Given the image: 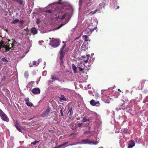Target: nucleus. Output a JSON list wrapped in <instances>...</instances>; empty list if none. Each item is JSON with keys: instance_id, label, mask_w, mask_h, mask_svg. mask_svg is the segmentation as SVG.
<instances>
[{"instance_id": "obj_5", "label": "nucleus", "mask_w": 148, "mask_h": 148, "mask_svg": "<svg viewBox=\"0 0 148 148\" xmlns=\"http://www.w3.org/2000/svg\"><path fill=\"white\" fill-rule=\"evenodd\" d=\"M50 110L51 109L49 107H47L46 108L44 113L42 114L41 116L43 117H47L49 115V113L50 111Z\"/></svg>"}, {"instance_id": "obj_20", "label": "nucleus", "mask_w": 148, "mask_h": 148, "mask_svg": "<svg viewBox=\"0 0 148 148\" xmlns=\"http://www.w3.org/2000/svg\"><path fill=\"white\" fill-rule=\"evenodd\" d=\"M51 78L52 79L54 80H58V79L56 77V75H52L51 76Z\"/></svg>"}, {"instance_id": "obj_36", "label": "nucleus", "mask_w": 148, "mask_h": 148, "mask_svg": "<svg viewBox=\"0 0 148 148\" xmlns=\"http://www.w3.org/2000/svg\"><path fill=\"white\" fill-rule=\"evenodd\" d=\"M45 12H47L49 13H51L52 12V11L51 10H47L45 11Z\"/></svg>"}, {"instance_id": "obj_10", "label": "nucleus", "mask_w": 148, "mask_h": 148, "mask_svg": "<svg viewBox=\"0 0 148 148\" xmlns=\"http://www.w3.org/2000/svg\"><path fill=\"white\" fill-rule=\"evenodd\" d=\"M25 101L26 104L28 106L31 107L33 106V104L29 101V99L28 98H26L25 99Z\"/></svg>"}, {"instance_id": "obj_35", "label": "nucleus", "mask_w": 148, "mask_h": 148, "mask_svg": "<svg viewBox=\"0 0 148 148\" xmlns=\"http://www.w3.org/2000/svg\"><path fill=\"white\" fill-rule=\"evenodd\" d=\"M39 141H35L34 142H32L31 143V145H36V143H38Z\"/></svg>"}, {"instance_id": "obj_51", "label": "nucleus", "mask_w": 148, "mask_h": 148, "mask_svg": "<svg viewBox=\"0 0 148 148\" xmlns=\"http://www.w3.org/2000/svg\"><path fill=\"white\" fill-rule=\"evenodd\" d=\"M118 91H120V92H122V91H121V90H120V89H118Z\"/></svg>"}, {"instance_id": "obj_4", "label": "nucleus", "mask_w": 148, "mask_h": 148, "mask_svg": "<svg viewBox=\"0 0 148 148\" xmlns=\"http://www.w3.org/2000/svg\"><path fill=\"white\" fill-rule=\"evenodd\" d=\"M82 142L84 144H97L98 142L94 143L92 141H91L88 139H84L82 140Z\"/></svg>"}, {"instance_id": "obj_23", "label": "nucleus", "mask_w": 148, "mask_h": 148, "mask_svg": "<svg viewBox=\"0 0 148 148\" xmlns=\"http://www.w3.org/2000/svg\"><path fill=\"white\" fill-rule=\"evenodd\" d=\"M89 121V119H87L86 117H84L82 120V121L83 122H86L88 121Z\"/></svg>"}, {"instance_id": "obj_17", "label": "nucleus", "mask_w": 148, "mask_h": 148, "mask_svg": "<svg viewBox=\"0 0 148 148\" xmlns=\"http://www.w3.org/2000/svg\"><path fill=\"white\" fill-rule=\"evenodd\" d=\"M12 46L11 48H11V49L12 50V49H13L14 48V45L15 44H17V42L14 39H12Z\"/></svg>"}, {"instance_id": "obj_22", "label": "nucleus", "mask_w": 148, "mask_h": 148, "mask_svg": "<svg viewBox=\"0 0 148 148\" xmlns=\"http://www.w3.org/2000/svg\"><path fill=\"white\" fill-rule=\"evenodd\" d=\"M83 37L84 38V40L85 41H88V36L86 35H84L83 36Z\"/></svg>"}, {"instance_id": "obj_39", "label": "nucleus", "mask_w": 148, "mask_h": 148, "mask_svg": "<svg viewBox=\"0 0 148 148\" xmlns=\"http://www.w3.org/2000/svg\"><path fill=\"white\" fill-rule=\"evenodd\" d=\"M19 23L21 24L22 25H23V24L24 23V20H21L20 21H19Z\"/></svg>"}, {"instance_id": "obj_32", "label": "nucleus", "mask_w": 148, "mask_h": 148, "mask_svg": "<svg viewBox=\"0 0 148 148\" xmlns=\"http://www.w3.org/2000/svg\"><path fill=\"white\" fill-rule=\"evenodd\" d=\"M83 125V123H79L77 124V126L78 127H81V126H82Z\"/></svg>"}, {"instance_id": "obj_18", "label": "nucleus", "mask_w": 148, "mask_h": 148, "mask_svg": "<svg viewBox=\"0 0 148 148\" xmlns=\"http://www.w3.org/2000/svg\"><path fill=\"white\" fill-rule=\"evenodd\" d=\"M72 69L75 73H77V67L74 64L72 65Z\"/></svg>"}, {"instance_id": "obj_50", "label": "nucleus", "mask_w": 148, "mask_h": 148, "mask_svg": "<svg viewBox=\"0 0 148 148\" xmlns=\"http://www.w3.org/2000/svg\"><path fill=\"white\" fill-rule=\"evenodd\" d=\"M53 82V81H49V82L50 83H51V82Z\"/></svg>"}, {"instance_id": "obj_56", "label": "nucleus", "mask_w": 148, "mask_h": 148, "mask_svg": "<svg viewBox=\"0 0 148 148\" xmlns=\"http://www.w3.org/2000/svg\"><path fill=\"white\" fill-rule=\"evenodd\" d=\"M83 127H85V126H83Z\"/></svg>"}, {"instance_id": "obj_15", "label": "nucleus", "mask_w": 148, "mask_h": 148, "mask_svg": "<svg viewBox=\"0 0 148 148\" xmlns=\"http://www.w3.org/2000/svg\"><path fill=\"white\" fill-rule=\"evenodd\" d=\"M89 57L90 55H87L86 56L84 57V59L83 60L85 63H87Z\"/></svg>"}, {"instance_id": "obj_38", "label": "nucleus", "mask_w": 148, "mask_h": 148, "mask_svg": "<svg viewBox=\"0 0 148 148\" xmlns=\"http://www.w3.org/2000/svg\"><path fill=\"white\" fill-rule=\"evenodd\" d=\"M81 35H80V36H78V37H76L74 39V40H73V41H75V40H77V39H79V38H80V37H81Z\"/></svg>"}, {"instance_id": "obj_19", "label": "nucleus", "mask_w": 148, "mask_h": 148, "mask_svg": "<svg viewBox=\"0 0 148 148\" xmlns=\"http://www.w3.org/2000/svg\"><path fill=\"white\" fill-rule=\"evenodd\" d=\"M117 109H119V110H121V109L124 110V109H125V104H124V103L119 108H118V107L117 108Z\"/></svg>"}, {"instance_id": "obj_9", "label": "nucleus", "mask_w": 148, "mask_h": 148, "mask_svg": "<svg viewBox=\"0 0 148 148\" xmlns=\"http://www.w3.org/2000/svg\"><path fill=\"white\" fill-rule=\"evenodd\" d=\"M135 145V143L134 140H132L130 141L129 144L127 148H132L133 147H134Z\"/></svg>"}, {"instance_id": "obj_3", "label": "nucleus", "mask_w": 148, "mask_h": 148, "mask_svg": "<svg viewBox=\"0 0 148 148\" xmlns=\"http://www.w3.org/2000/svg\"><path fill=\"white\" fill-rule=\"evenodd\" d=\"M10 45L9 43L7 42L2 41L1 40L0 42V49L1 47L5 48V51L7 52L8 51L10 50L12 48H10Z\"/></svg>"}, {"instance_id": "obj_11", "label": "nucleus", "mask_w": 148, "mask_h": 148, "mask_svg": "<svg viewBox=\"0 0 148 148\" xmlns=\"http://www.w3.org/2000/svg\"><path fill=\"white\" fill-rule=\"evenodd\" d=\"M31 32L33 35H34L37 34L38 29L35 27H32L31 30Z\"/></svg>"}, {"instance_id": "obj_14", "label": "nucleus", "mask_w": 148, "mask_h": 148, "mask_svg": "<svg viewBox=\"0 0 148 148\" xmlns=\"http://www.w3.org/2000/svg\"><path fill=\"white\" fill-rule=\"evenodd\" d=\"M15 126L18 131L22 133V130L21 129V127L18 123H17L15 125Z\"/></svg>"}, {"instance_id": "obj_41", "label": "nucleus", "mask_w": 148, "mask_h": 148, "mask_svg": "<svg viewBox=\"0 0 148 148\" xmlns=\"http://www.w3.org/2000/svg\"><path fill=\"white\" fill-rule=\"evenodd\" d=\"M78 68L79 69V71H83V69L82 68H81V67H78Z\"/></svg>"}, {"instance_id": "obj_45", "label": "nucleus", "mask_w": 148, "mask_h": 148, "mask_svg": "<svg viewBox=\"0 0 148 148\" xmlns=\"http://www.w3.org/2000/svg\"><path fill=\"white\" fill-rule=\"evenodd\" d=\"M62 147V145L61 144V145H60L59 146H58V147H57L56 148H60L61 147Z\"/></svg>"}, {"instance_id": "obj_43", "label": "nucleus", "mask_w": 148, "mask_h": 148, "mask_svg": "<svg viewBox=\"0 0 148 148\" xmlns=\"http://www.w3.org/2000/svg\"><path fill=\"white\" fill-rule=\"evenodd\" d=\"M97 11V10H95L94 12H93L92 13V14H95L96 12Z\"/></svg>"}, {"instance_id": "obj_29", "label": "nucleus", "mask_w": 148, "mask_h": 148, "mask_svg": "<svg viewBox=\"0 0 148 148\" xmlns=\"http://www.w3.org/2000/svg\"><path fill=\"white\" fill-rule=\"evenodd\" d=\"M1 60L3 62H8V61L7 60V58L5 57L2 59Z\"/></svg>"}, {"instance_id": "obj_27", "label": "nucleus", "mask_w": 148, "mask_h": 148, "mask_svg": "<svg viewBox=\"0 0 148 148\" xmlns=\"http://www.w3.org/2000/svg\"><path fill=\"white\" fill-rule=\"evenodd\" d=\"M146 80H142L140 82V84H141V86H142L143 87V85L145 83V82Z\"/></svg>"}, {"instance_id": "obj_58", "label": "nucleus", "mask_w": 148, "mask_h": 148, "mask_svg": "<svg viewBox=\"0 0 148 148\" xmlns=\"http://www.w3.org/2000/svg\"><path fill=\"white\" fill-rule=\"evenodd\" d=\"M76 129V128H74V130H75V129Z\"/></svg>"}, {"instance_id": "obj_6", "label": "nucleus", "mask_w": 148, "mask_h": 148, "mask_svg": "<svg viewBox=\"0 0 148 148\" xmlns=\"http://www.w3.org/2000/svg\"><path fill=\"white\" fill-rule=\"evenodd\" d=\"M90 103L91 105L93 106H98L100 105V103L99 101L96 102L93 99H92L90 101Z\"/></svg>"}, {"instance_id": "obj_53", "label": "nucleus", "mask_w": 148, "mask_h": 148, "mask_svg": "<svg viewBox=\"0 0 148 148\" xmlns=\"http://www.w3.org/2000/svg\"><path fill=\"white\" fill-rule=\"evenodd\" d=\"M8 41H10V39L8 40Z\"/></svg>"}, {"instance_id": "obj_48", "label": "nucleus", "mask_w": 148, "mask_h": 148, "mask_svg": "<svg viewBox=\"0 0 148 148\" xmlns=\"http://www.w3.org/2000/svg\"><path fill=\"white\" fill-rule=\"evenodd\" d=\"M93 12L92 11L91 12H90L89 13V14H90L91 15H92V13Z\"/></svg>"}, {"instance_id": "obj_21", "label": "nucleus", "mask_w": 148, "mask_h": 148, "mask_svg": "<svg viewBox=\"0 0 148 148\" xmlns=\"http://www.w3.org/2000/svg\"><path fill=\"white\" fill-rule=\"evenodd\" d=\"M19 21V20L18 19H16L14 20L11 22V24H16Z\"/></svg>"}, {"instance_id": "obj_7", "label": "nucleus", "mask_w": 148, "mask_h": 148, "mask_svg": "<svg viewBox=\"0 0 148 148\" xmlns=\"http://www.w3.org/2000/svg\"><path fill=\"white\" fill-rule=\"evenodd\" d=\"M32 92L34 94H38L40 93V90L39 88H35L32 90Z\"/></svg>"}, {"instance_id": "obj_33", "label": "nucleus", "mask_w": 148, "mask_h": 148, "mask_svg": "<svg viewBox=\"0 0 148 148\" xmlns=\"http://www.w3.org/2000/svg\"><path fill=\"white\" fill-rule=\"evenodd\" d=\"M25 76L26 78H27L29 76V74L27 72H25L24 73Z\"/></svg>"}, {"instance_id": "obj_37", "label": "nucleus", "mask_w": 148, "mask_h": 148, "mask_svg": "<svg viewBox=\"0 0 148 148\" xmlns=\"http://www.w3.org/2000/svg\"><path fill=\"white\" fill-rule=\"evenodd\" d=\"M6 79V76L4 75L1 81H4Z\"/></svg>"}, {"instance_id": "obj_1", "label": "nucleus", "mask_w": 148, "mask_h": 148, "mask_svg": "<svg viewBox=\"0 0 148 148\" xmlns=\"http://www.w3.org/2000/svg\"><path fill=\"white\" fill-rule=\"evenodd\" d=\"M62 42L64 43V45L62 46V47L60 49L59 51L60 57L59 59L60 61V64L61 65H62L64 62L63 61V58L65 56V53L68 51L67 50L65 52L66 49L64 51V49L66 46V41H62Z\"/></svg>"}, {"instance_id": "obj_49", "label": "nucleus", "mask_w": 148, "mask_h": 148, "mask_svg": "<svg viewBox=\"0 0 148 148\" xmlns=\"http://www.w3.org/2000/svg\"><path fill=\"white\" fill-rule=\"evenodd\" d=\"M33 83H34V82H30L29 83V84H33Z\"/></svg>"}, {"instance_id": "obj_2", "label": "nucleus", "mask_w": 148, "mask_h": 148, "mask_svg": "<svg viewBox=\"0 0 148 148\" xmlns=\"http://www.w3.org/2000/svg\"><path fill=\"white\" fill-rule=\"evenodd\" d=\"M60 39L53 38L50 41L49 45L52 47L56 48L60 45Z\"/></svg>"}, {"instance_id": "obj_26", "label": "nucleus", "mask_w": 148, "mask_h": 148, "mask_svg": "<svg viewBox=\"0 0 148 148\" xmlns=\"http://www.w3.org/2000/svg\"><path fill=\"white\" fill-rule=\"evenodd\" d=\"M92 131H86L84 132V134H90L92 132Z\"/></svg>"}, {"instance_id": "obj_34", "label": "nucleus", "mask_w": 148, "mask_h": 148, "mask_svg": "<svg viewBox=\"0 0 148 148\" xmlns=\"http://www.w3.org/2000/svg\"><path fill=\"white\" fill-rule=\"evenodd\" d=\"M36 22L38 24L40 23L41 22L40 19L39 18H37L36 20Z\"/></svg>"}, {"instance_id": "obj_24", "label": "nucleus", "mask_w": 148, "mask_h": 148, "mask_svg": "<svg viewBox=\"0 0 148 148\" xmlns=\"http://www.w3.org/2000/svg\"><path fill=\"white\" fill-rule=\"evenodd\" d=\"M14 1L18 3L20 5H22L23 3L22 0H14Z\"/></svg>"}, {"instance_id": "obj_46", "label": "nucleus", "mask_w": 148, "mask_h": 148, "mask_svg": "<svg viewBox=\"0 0 148 148\" xmlns=\"http://www.w3.org/2000/svg\"><path fill=\"white\" fill-rule=\"evenodd\" d=\"M67 144V143H63V144H62V146H65Z\"/></svg>"}, {"instance_id": "obj_42", "label": "nucleus", "mask_w": 148, "mask_h": 148, "mask_svg": "<svg viewBox=\"0 0 148 148\" xmlns=\"http://www.w3.org/2000/svg\"><path fill=\"white\" fill-rule=\"evenodd\" d=\"M60 113L61 114V116H63L64 115H63V111H62V109L60 110Z\"/></svg>"}, {"instance_id": "obj_57", "label": "nucleus", "mask_w": 148, "mask_h": 148, "mask_svg": "<svg viewBox=\"0 0 148 148\" xmlns=\"http://www.w3.org/2000/svg\"><path fill=\"white\" fill-rule=\"evenodd\" d=\"M90 129V127H89V129Z\"/></svg>"}, {"instance_id": "obj_55", "label": "nucleus", "mask_w": 148, "mask_h": 148, "mask_svg": "<svg viewBox=\"0 0 148 148\" xmlns=\"http://www.w3.org/2000/svg\"><path fill=\"white\" fill-rule=\"evenodd\" d=\"M74 128H73L72 129H73V130H74Z\"/></svg>"}, {"instance_id": "obj_28", "label": "nucleus", "mask_w": 148, "mask_h": 148, "mask_svg": "<svg viewBox=\"0 0 148 148\" xmlns=\"http://www.w3.org/2000/svg\"><path fill=\"white\" fill-rule=\"evenodd\" d=\"M67 15V13H66L64 14L60 18V19L62 20L65 18L66 16Z\"/></svg>"}, {"instance_id": "obj_13", "label": "nucleus", "mask_w": 148, "mask_h": 148, "mask_svg": "<svg viewBox=\"0 0 148 148\" xmlns=\"http://www.w3.org/2000/svg\"><path fill=\"white\" fill-rule=\"evenodd\" d=\"M121 131L122 132H123L125 134H130L131 133L130 131L128 130L127 128L122 129Z\"/></svg>"}, {"instance_id": "obj_30", "label": "nucleus", "mask_w": 148, "mask_h": 148, "mask_svg": "<svg viewBox=\"0 0 148 148\" xmlns=\"http://www.w3.org/2000/svg\"><path fill=\"white\" fill-rule=\"evenodd\" d=\"M65 24H62L59 25L58 27L56 28V29H58L60 28L61 27H62Z\"/></svg>"}, {"instance_id": "obj_44", "label": "nucleus", "mask_w": 148, "mask_h": 148, "mask_svg": "<svg viewBox=\"0 0 148 148\" xmlns=\"http://www.w3.org/2000/svg\"><path fill=\"white\" fill-rule=\"evenodd\" d=\"M62 1V0H59L58 3L59 4H62V3H61V1Z\"/></svg>"}, {"instance_id": "obj_12", "label": "nucleus", "mask_w": 148, "mask_h": 148, "mask_svg": "<svg viewBox=\"0 0 148 148\" xmlns=\"http://www.w3.org/2000/svg\"><path fill=\"white\" fill-rule=\"evenodd\" d=\"M111 99L110 98H103L102 99V101L105 103H109L110 102V100H111Z\"/></svg>"}, {"instance_id": "obj_31", "label": "nucleus", "mask_w": 148, "mask_h": 148, "mask_svg": "<svg viewBox=\"0 0 148 148\" xmlns=\"http://www.w3.org/2000/svg\"><path fill=\"white\" fill-rule=\"evenodd\" d=\"M5 113L3 111L0 109V116H2V115H3Z\"/></svg>"}, {"instance_id": "obj_52", "label": "nucleus", "mask_w": 148, "mask_h": 148, "mask_svg": "<svg viewBox=\"0 0 148 148\" xmlns=\"http://www.w3.org/2000/svg\"><path fill=\"white\" fill-rule=\"evenodd\" d=\"M119 8V6H118L117 7L116 9H118Z\"/></svg>"}, {"instance_id": "obj_47", "label": "nucleus", "mask_w": 148, "mask_h": 148, "mask_svg": "<svg viewBox=\"0 0 148 148\" xmlns=\"http://www.w3.org/2000/svg\"><path fill=\"white\" fill-rule=\"evenodd\" d=\"M61 99H62V100H64V101H66V99L65 98H62Z\"/></svg>"}, {"instance_id": "obj_25", "label": "nucleus", "mask_w": 148, "mask_h": 148, "mask_svg": "<svg viewBox=\"0 0 148 148\" xmlns=\"http://www.w3.org/2000/svg\"><path fill=\"white\" fill-rule=\"evenodd\" d=\"M69 111L68 112V114L70 113L69 115H71L72 114V108H69Z\"/></svg>"}, {"instance_id": "obj_8", "label": "nucleus", "mask_w": 148, "mask_h": 148, "mask_svg": "<svg viewBox=\"0 0 148 148\" xmlns=\"http://www.w3.org/2000/svg\"><path fill=\"white\" fill-rule=\"evenodd\" d=\"M1 117V119L4 121L8 122L9 121V119L5 114L3 115H2Z\"/></svg>"}, {"instance_id": "obj_40", "label": "nucleus", "mask_w": 148, "mask_h": 148, "mask_svg": "<svg viewBox=\"0 0 148 148\" xmlns=\"http://www.w3.org/2000/svg\"><path fill=\"white\" fill-rule=\"evenodd\" d=\"M39 63L37 62L36 61H34L33 62V64L34 65H38V64Z\"/></svg>"}, {"instance_id": "obj_16", "label": "nucleus", "mask_w": 148, "mask_h": 148, "mask_svg": "<svg viewBox=\"0 0 148 148\" xmlns=\"http://www.w3.org/2000/svg\"><path fill=\"white\" fill-rule=\"evenodd\" d=\"M97 29V27H95L93 29H90L89 28H87V31H88V30H89L87 33L88 34H91L92 33V32L94 31V30H95Z\"/></svg>"}, {"instance_id": "obj_54", "label": "nucleus", "mask_w": 148, "mask_h": 148, "mask_svg": "<svg viewBox=\"0 0 148 148\" xmlns=\"http://www.w3.org/2000/svg\"><path fill=\"white\" fill-rule=\"evenodd\" d=\"M74 128H73L72 129H73V130H74Z\"/></svg>"}]
</instances>
